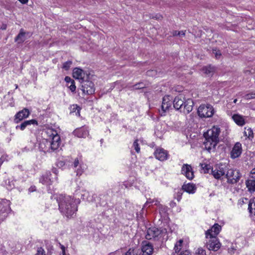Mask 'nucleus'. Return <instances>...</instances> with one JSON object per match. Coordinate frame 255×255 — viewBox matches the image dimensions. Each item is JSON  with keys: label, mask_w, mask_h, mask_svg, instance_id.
Instances as JSON below:
<instances>
[{"label": "nucleus", "mask_w": 255, "mask_h": 255, "mask_svg": "<svg viewBox=\"0 0 255 255\" xmlns=\"http://www.w3.org/2000/svg\"><path fill=\"white\" fill-rule=\"evenodd\" d=\"M72 80H73L68 76H66L65 78V81L67 83H68V84H70Z\"/></svg>", "instance_id": "nucleus-44"}, {"label": "nucleus", "mask_w": 255, "mask_h": 255, "mask_svg": "<svg viewBox=\"0 0 255 255\" xmlns=\"http://www.w3.org/2000/svg\"><path fill=\"white\" fill-rule=\"evenodd\" d=\"M79 174L81 175V172H80L78 170V171H77V175H79Z\"/></svg>", "instance_id": "nucleus-55"}, {"label": "nucleus", "mask_w": 255, "mask_h": 255, "mask_svg": "<svg viewBox=\"0 0 255 255\" xmlns=\"http://www.w3.org/2000/svg\"><path fill=\"white\" fill-rule=\"evenodd\" d=\"M193 105L194 103L192 99H188L185 100L183 112L185 114H189L192 111Z\"/></svg>", "instance_id": "nucleus-19"}, {"label": "nucleus", "mask_w": 255, "mask_h": 255, "mask_svg": "<svg viewBox=\"0 0 255 255\" xmlns=\"http://www.w3.org/2000/svg\"><path fill=\"white\" fill-rule=\"evenodd\" d=\"M161 234V231L157 228L152 227L147 230L145 238L147 240H151L156 239Z\"/></svg>", "instance_id": "nucleus-9"}, {"label": "nucleus", "mask_w": 255, "mask_h": 255, "mask_svg": "<svg viewBox=\"0 0 255 255\" xmlns=\"http://www.w3.org/2000/svg\"><path fill=\"white\" fill-rule=\"evenodd\" d=\"M15 87H16V88H18V85H15Z\"/></svg>", "instance_id": "nucleus-61"}, {"label": "nucleus", "mask_w": 255, "mask_h": 255, "mask_svg": "<svg viewBox=\"0 0 255 255\" xmlns=\"http://www.w3.org/2000/svg\"><path fill=\"white\" fill-rule=\"evenodd\" d=\"M29 111L26 109L24 108L22 110L18 112L15 115L14 121L15 123L17 124L21 121L23 119L27 118L29 115Z\"/></svg>", "instance_id": "nucleus-10"}, {"label": "nucleus", "mask_w": 255, "mask_h": 255, "mask_svg": "<svg viewBox=\"0 0 255 255\" xmlns=\"http://www.w3.org/2000/svg\"><path fill=\"white\" fill-rule=\"evenodd\" d=\"M154 155L156 159L160 161H164L168 158V152L163 148H157L154 152Z\"/></svg>", "instance_id": "nucleus-15"}, {"label": "nucleus", "mask_w": 255, "mask_h": 255, "mask_svg": "<svg viewBox=\"0 0 255 255\" xmlns=\"http://www.w3.org/2000/svg\"><path fill=\"white\" fill-rule=\"evenodd\" d=\"M179 255H191V254L187 251H185V252L181 253Z\"/></svg>", "instance_id": "nucleus-49"}, {"label": "nucleus", "mask_w": 255, "mask_h": 255, "mask_svg": "<svg viewBox=\"0 0 255 255\" xmlns=\"http://www.w3.org/2000/svg\"><path fill=\"white\" fill-rule=\"evenodd\" d=\"M61 249L62 250V253L65 252V248L64 246L61 245Z\"/></svg>", "instance_id": "nucleus-52"}, {"label": "nucleus", "mask_w": 255, "mask_h": 255, "mask_svg": "<svg viewBox=\"0 0 255 255\" xmlns=\"http://www.w3.org/2000/svg\"><path fill=\"white\" fill-rule=\"evenodd\" d=\"M6 210V209L4 208L3 211H5Z\"/></svg>", "instance_id": "nucleus-64"}, {"label": "nucleus", "mask_w": 255, "mask_h": 255, "mask_svg": "<svg viewBox=\"0 0 255 255\" xmlns=\"http://www.w3.org/2000/svg\"><path fill=\"white\" fill-rule=\"evenodd\" d=\"M31 125L37 126L38 122L36 120L32 119L30 120H27L24 121L20 125H17L16 127V129H20L21 130H23L26 127L29 128Z\"/></svg>", "instance_id": "nucleus-18"}, {"label": "nucleus", "mask_w": 255, "mask_h": 255, "mask_svg": "<svg viewBox=\"0 0 255 255\" xmlns=\"http://www.w3.org/2000/svg\"><path fill=\"white\" fill-rule=\"evenodd\" d=\"M216 71V68L211 65H208L203 67L202 68V71L205 74L207 77L212 76Z\"/></svg>", "instance_id": "nucleus-21"}, {"label": "nucleus", "mask_w": 255, "mask_h": 255, "mask_svg": "<svg viewBox=\"0 0 255 255\" xmlns=\"http://www.w3.org/2000/svg\"><path fill=\"white\" fill-rule=\"evenodd\" d=\"M145 85L143 83H138L137 84H135L133 86L132 89L133 90H138V89H141L142 88H144L145 87Z\"/></svg>", "instance_id": "nucleus-33"}, {"label": "nucleus", "mask_w": 255, "mask_h": 255, "mask_svg": "<svg viewBox=\"0 0 255 255\" xmlns=\"http://www.w3.org/2000/svg\"><path fill=\"white\" fill-rule=\"evenodd\" d=\"M53 172H54L55 173H56V169H53Z\"/></svg>", "instance_id": "nucleus-56"}, {"label": "nucleus", "mask_w": 255, "mask_h": 255, "mask_svg": "<svg viewBox=\"0 0 255 255\" xmlns=\"http://www.w3.org/2000/svg\"><path fill=\"white\" fill-rule=\"evenodd\" d=\"M225 177L227 179L228 183L234 184L239 181L242 174L238 170L230 169L227 171Z\"/></svg>", "instance_id": "nucleus-6"}, {"label": "nucleus", "mask_w": 255, "mask_h": 255, "mask_svg": "<svg viewBox=\"0 0 255 255\" xmlns=\"http://www.w3.org/2000/svg\"><path fill=\"white\" fill-rule=\"evenodd\" d=\"M232 118L234 122L239 126H243L245 124V121L243 117L239 115H234Z\"/></svg>", "instance_id": "nucleus-27"}, {"label": "nucleus", "mask_w": 255, "mask_h": 255, "mask_svg": "<svg viewBox=\"0 0 255 255\" xmlns=\"http://www.w3.org/2000/svg\"><path fill=\"white\" fill-rule=\"evenodd\" d=\"M248 209L251 214L255 215V198H253L250 200Z\"/></svg>", "instance_id": "nucleus-28"}, {"label": "nucleus", "mask_w": 255, "mask_h": 255, "mask_svg": "<svg viewBox=\"0 0 255 255\" xmlns=\"http://www.w3.org/2000/svg\"><path fill=\"white\" fill-rule=\"evenodd\" d=\"M59 163V164H60V165H61V166L63 164L62 162H60Z\"/></svg>", "instance_id": "nucleus-57"}, {"label": "nucleus", "mask_w": 255, "mask_h": 255, "mask_svg": "<svg viewBox=\"0 0 255 255\" xmlns=\"http://www.w3.org/2000/svg\"><path fill=\"white\" fill-rule=\"evenodd\" d=\"M155 202V205H157L158 204H159V201H157V200L156 199H148L146 203H145V205H147L148 204H151V203H153Z\"/></svg>", "instance_id": "nucleus-40"}, {"label": "nucleus", "mask_w": 255, "mask_h": 255, "mask_svg": "<svg viewBox=\"0 0 255 255\" xmlns=\"http://www.w3.org/2000/svg\"><path fill=\"white\" fill-rule=\"evenodd\" d=\"M60 143V137L59 135L56 134L54 135L51 140H45L41 142L40 144V147L44 152L54 151L57 149L59 147Z\"/></svg>", "instance_id": "nucleus-4"}, {"label": "nucleus", "mask_w": 255, "mask_h": 255, "mask_svg": "<svg viewBox=\"0 0 255 255\" xmlns=\"http://www.w3.org/2000/svg\"><path fill=\"white\" fill-rule=\"evenodd\" d=\"M237 101V99H235L234 101V103H236Z\"/></svg>", "instance_id": "nucleus-59"}, {"label": "nucleus", "mask_w": 255, "mask_h": 255, "mask_svg": "<svg viewBox=\"0 0 255 255\" xmlns=\"http://www.w3.org/2000/svg\"><path fill=\"white\" fill-rule=\"evenodd\" d=\"M49 174L51 175L50 173H46L45 175H43L39 179L40 182L42 184H49L51 181V179L49 176Z\"/></svg>", "instance_id": "nucleus-29"}, {"label": "nucleus", "mask_w": 255, "mask_h": 255, "mask_svg": "<svg viewBox=\"0 0 255 255\" xmlns=\"http://www.w3.org/2000/svg\"><path fill=\"white\" fill-rule=\"evenodd\" d=\"M125 255H135L134 250L132 249H129L128 251L126 252Z\"/></svg>", "instance_id": "nucleus-42"}, {"label": "nucleus", "mask_w": 255, "mask_h": 255, "mask_svg": "<svg viewBox=\"0 0 255 255\" xmlns=\"http://www.w3.org/2000/svg\"><path fill=\"white\" fill-rule=\"evenodd\" d=\"M246 185L250 192H255V180L254 179L246 180Z\"/></svg>", "instance_id": "nucleus-26"}, {"label": "nucleus", "mask_w": 255, "mask_h": 255, "mask_svg": "<svg viewBox=\"0 0 255 255\" xmlns=\"http://www.w3.org/2000/svg\"><path fill=\"white\" fill-rule=\"evenodd\" d=\"M85 73L83 70L80 68H75L73 71V76L74 78L79 79L80 81L84 80Z\"/></svg>", "instance_id": "nucleus-20"}, {"label": "nucleus", "mask_w": 255, "mask_h": 255, "mask_svg": "<svg viewBox=\"0 0 255 255\" xmlns=\"http://www.w3.org/2000/svg\"><path fill=\"white\" fill-rule=\"evenodd\" d=\"M35 190V187L34 186V187H31L29 189V191L30 192H33Z\"/></svg>", "instance_id": "nucleus-51"}, {"label": "nucleus", "mask_w": 255, "mask_h": 255, "mask_svg": "<svg viewBox=\"0 0 255 255\" xmlns=\"http://www.w3.org/2000/svg\"><path fill=\"white\" fill-rule=\"evenodd\" d=\"M174 250H175L176 253L179 252L180 251V250H181V248L178 247L177 243L175 245Z\"/></svg>", "instance_id": "nucleus-46"}, {"label": "nucleus", "mask_w": 255, "mask_h": 255, "mask_svg": "<svg viewBox=\"0 0 255 255\" xmlns=\"http://www.w3.org/2000/svg\"><path fill=\"white\" fill-rule=\"evenodd\" d=\"M213 54L215 55L217 59H219L221 56V52L219 50H213Z\"/></svg>", "instance_id": "nucleus-41"}, {"label": "nucleus", "mask_w": 255, "mask_h": 255, "mask_svg": "<svg viewBox=\"0 0 255 255\" xmlns=\"http://www.w3.org/2000/svg\"><path fill=\"white\" fill-rule=\"evenodd\" d=\"M201 166L202 169L204 170V173H209L210 170L211 168V166L209 164H206L205 163L201 164Z\"/></svg>", "instance_id": "nucleus-31"}, {"label": "nucleus", "mask_w": 255, "mask_h": 255, "mask_svg": "<svg viewBox=\"0 0 255 255\" xmlns=\"http://www.w3.org/2000/svg\"><path fill=\"white\" fill-rule=\"evenodd\" d=\"M36 255H46L44 250L41 248H38Z\"/></svg>", "instance_id": "nucleus-39"}, {"label": "nucleus", "mask_w": 255, "mask_h": 255, "mask_svg": "<svg viewBox=\"0 0 255 255\" xmlns=\"http://www.w3.org/2000/svg\"><path fill=\"white\" fill-rule=\"evenodd\" d=\"M198 114L201 118H210L214 114V109L209 104H202L199 106L197 111Z\"/></svg>", "instance_id": "nucleus-5"}, {"label": "nucleus", "mask_w": 255, "mask_h": 255, "mask_svg": "<svg viewBox=\"0 0 255 255\" xmlns=\"http://www.w3.org/2000/svg\"><path fill=\"white\" fill-rule=\"evenodd\" d=\"M198 254L200 255H205L206 252L204 250H203L202 248H200V249H198Z\"/></svg>", "instance_id": "nucleus-45"}, {"label": "nucleus", "mask_w": 255, "mask_h": 255, "mask_svg": "<svg viewBox=\"0 0 255 255\" xmlns=\"http://www.w3.org/2000/svg\"><path fill=\"white\" fill-rule=\"evenodd\" d=\"M6 217V215H4V217L5 218Z\"/></svg>", "instance_id": "nucleus-62"}, {"label": "nucleus", "mask_w": 255, "mask_h": 255, "mask_svg": "<svg viewBox=\"0 0 255 255\" xmlns=\"http://www.w3.org/2000/svg\"><path fill=\"white\" fill-rule=\"evenodd\" d=\"M182 243H183V241L181 240H179V241L178 242V244H180V247H181V245H182Z\"/></svg>", "instance_id": "nucleus-54"}, {"label": "nucleus", "mask_w": 255, "mask_h": 255, "mask_svg": "<svg viewBox=\"0 0 255 255\" xmlns=\"http://www.w3.org/2000/svg\"><path fill=\"white\" fill-rule=\"evenodd\" d=\"M6 25L5 24H3L1 27V29L2 30H5V29H6Z\"/></svg>", "instance_id": "nucleus-53"}, {"label": "nucleus", "mask_w": 255, "mask_h": 255, "mask_svg": "<svg viewBox=\"0 0 255 255\" xmlns=\"http://www.w3.org/2000/svg\"><path fill=\"white\" fill-rule=\"evenodd\" d=\"M244 97L246 100H250L255 98V92H251V93L247 94L244 96Z\"/></svg>", "instance_id": "nucleus-36"}, {"label": "nucleus", "mask_w": 255, "mask_h": 255, "mask_svg": "<svg viewBox=\"0 0 255 255\" xmlns=\"http://www.w3.org/2000/svg\"><path fill=\"white\" fill-rule=\"evenodd\" d=\"M171 106V102L169 96H164L162 99L161 108V116H164L165 112L169 109ZM161 112L160 111H159Z\"/></svg>", "instance_id": "nucleus-14"}, {"label": "nucleus", "mask_w": 255, "mask_h": 255, "mask_svg": "<svg viewBox=\"0 0 255 255\" xmlns=\"http://www.w3.org/2000/svg\"><path fill=\"white\" fill-rule=\"evenodd\" d=\"M183 191H186L190 194H193L195 192L196 187L193 183L184 184L182 187Z\"/></svg>", "instance_id": "nucleus-22"}, {"label": "nucleus", "mask_w": 255, "mask_h": 255, "mask_svg": "<svg viewBox=\"0 0 255 255\" xmlns=\"http://www.w3.org/2000/svg\"><path fill=\"white\" fill-rule=\"evenodd\" d=\"M137 142H138L137 139L135 140L133 143V146L136 152L137 153H139L140 152V147H139V144Z\"/></svg>", "instance_id": "nucleus-37"}, {"label": "nucleus", "mask_w": 255, "mask_h": 255, "mask_svg": "<svg viewBox=\"0 0 255 255\" xmlns=\"http://www.w3.org/2000/svg\"><path fill=\"white\" fill-rule=\"evenodd\" d=\"M221 227L218 224H214L211 229H209L206 232V238L208 239L209 237L212 235L213 237H217V235L219 233Z\"/></svg>", "instance_id": "nucleus-16"}, {"label": "nucleus", "mask_w": 255, "mask_h": 255, "mask_svg": "<svg viewBox=\"0 0 255 255\" xmlns=\"http://www.w3.org/2000/svg\"><path fill=\"white\" fill-rule=\"evenodd\" d=\"M250 177L252 178L255 179V167L251 171Z\"/></svg>", "instance_id": "nucleus-43"}, {"label": "nucleus", "mask_w": 255, "mask_h": 255, "mask_svg": "<svg viewBox=\"0 0 255 255\" xmlns=\"http://www.w3.org/2000/svg\"><path fill=\"white\" fill-rule=\"evenodd\" d=\"M244 134L245 136H247L249 138H253L254 137V133L253 130L250 128H245Z\"/></svg>", "instance_id": "nucleus-30"}, {"label": "nucleus", "mask_w": 255, "mask_h": 255, "mask_svg": "<svg viewBox=\"0 0 255 255\" xmlns=\"http://www.w3.org/2000/svg\"><path fill=\"white\" fill-rule=\"evenodd\" d=\"M183 193V190L181 189H180L178 190L176 194V195L175 196V198H176L178 202H179L181 199L182 194Z\"/></svg>", "instance_id": "nucleus-35"}, {"label": "nucleus", "mask_w": 255, "mask_h": 255, "mask_svg": "<svg viewBox=\"0 0 255 255\" xmlns=\"http://www.w3.org/2000/svg\"><path fill=\"white\" fill-rule=\"evenodd\" d=\"M181 171L188 179L192 180L194 178V173L191 165L184 164L182 167Z\"/></svg>", "instance_id": "nucleus-12"}, {"label": "nucleus", "mask_w": 255, "mask_h": 255, "mask_svg": "<svg viewBox=\"0 0 255 255\" xmlns=\"http://www.w3.org/2000/svg\"><path fill=\"white\" fill-rule=\"evenodd\" d=\"M60 212L67 218L71 217L77 211V206L72 196L60 195L57 199Z\"/></svg>", "instance_id": "nucleus-1"}, {"label": "nucleus", "mask_w": 255, "mask_h": 255, "mask_svg": "<svg viewBox=\"0 0 255 255\" xmlns=\"http://www.w3.org/2000/svg\"><path fill=\"white\" fill-rule=\"evenodd\" d=\"M207 239L206 246L209 250L217 251L220 248L221 245L217 237H213L211 235Z\"/></svg>", "instance_id": "nucleus-7"}, {"label": "nucleus", "mask_w": 255, "mask_h": 255, "mask_svg": "<svg viewBox=\"0 0 255 255\" xmlns=\"http://www.w3.org/2000/svg\"><path fill=\"white\" fill-rule=\"evenodd\" d=\"M25 32H24L23 29H21L20 30L19 33L14 39L15 42H17L19 44L23 43L25 40Z\"/></svg>", "instance_id": "nucleus-25"}, {"label": "nucleus", "mask_w": 255, "mask_h": 255, "mask_svg": "<svg viewBox=\"0 0 255 255\" xmlns=\"http://www.w3.org/2000/svg\"><path fill=\"white\" fill-rule=\"evenodd\" d=\"M212 174L216 179H220L221 176H225L226 170L221 167H215L214 169L213 168L211 169Z\"/></svg>", "instance_id": "nucleus-17"}, {"label": "nucleus", "mask_w": 255, "mask_h": 255, "mask_svg": "<svg viewBox=\"0 0 255 255\" xmlns=\"http://www.w3.org/2000/svg\"><path fill=\"white\" fill-rule=\"evenodd\" d=\"M220 133V128L214 126L209 129L206 133H204L205 141L204 145L205 148L210 151L212 149H215L216 146L219 141V135Z\"/></svg>", "instance_id": "nucleus-3"}, {"label": "nucleus", "mask_w": 255, "mask_h": 255, "mask_svg": "<svg viewBox=\"0 0 255 255\" xmlns=\"http://www.w3.org/2000/svg\"><path fill=\"white\" fill-rule=\"evenodd\" d=\"M73 133L79 137H86L88 134V131L84 128H81L75 130Z\"/></svg>", "instance_id": "nucleus-24"}, {"label": "nucleus", "mask_w": 255, "mask_h": 255, "mask_svg": "<svg viewBox=\"0 0 255 255\" xmlns=\"http://www.w3.org/2000/svg\"><path fill=\"white\" fill-rule=\"evenodd\" d=\"M172 35L174 36H184L185 35V31H177V30H174L172 32Z\"/></svg>", "instance_id": "nucleus-34"}, {"label": "nucleus", "mask_w": 255, "mask_h": 255, "mask_svg": "<svg viewBox=\"0 0 255 255\" xmlns=\"http://www.w3.org/2000/svg\"><path fill=\"white\" fill-rule=\"evenodd\" d=\"M69 88L72 92H74L76 90V86L74 80H72V82L70 84V85L68 86Z\"/></svg>", "instance_id": "nucleus-38"}, {"label": "nucleus", "mask_w": 255, "mask_h": 255, "mask_svg": "<svg viewBox=\"0 0 255 255\" xmlns=\"http://www.w3.org/2000/svg\"><path fill=\"white\" fill-rule=\"evenodd\" d=\"M141 250L142 255H150L152 253L153 249L152 245L148 243L142 246Z\"/></svg>", "instance_id": "nucleus-23"}, {"label": "nucleus", "mask_w": 255, "mask_h": 255, "mask_svg": "<svg viewBox=\"0 0 255 255\" xmlns=\"http://www.w3.org/2000/svg\"><path fill=\"white\" fill-rule=\"evenodd\" d=\"M170 206L173 208L176 206V203L174 201H171L170 203Z\"/></svg>", "instance_id": "nucleus-50"}, {"label": "nucleus", "mask_w": 255, "mask_h": 255, "mask_svg": "<svg viewBox=\"0 0 255 255\" xmlns=\"http://www.w3.org/2000/svg\"><path fill=\"white\" fill-rule=\"evenodd\" d=\"M220 133V128L214 126L209 129L206 133H204L205 141L204 145L205 148L210 151L212 149H215L216 146L219 141V135Z\"/></svg>", "instance_id": "nucleus-2"}, {"label": "nucleus", "mask_w": 255, "mask_h": 255, "mask_svg": "<svg viewBox=\"0 0 255 255\" xmlns=\"http://www.w3.org/2000/svg\"><path fill=\"white\" fill-rule=\"evenodd\" d=\"M82 90L84 93L88 95H91L95 92L94 83L89 80H82L80 81Z\"/></svg>", "instance_id": "nucleus-8"}, {"label": "nucleus", "mask_w": 255, "mask_h": 255, "mask_svg": "<svg viewBox=\"0 0 255 255\" xmlns=\"http://www.w3.org/2000/svg\"><path fill=\"white\" fill-rule=\"evenodd\" d=\"M177 244H178V247H180V244H178V243H177Z\"/></svg>", "instance_id": "nucleus-63"}, {"label": "nucleus", "mask_w": 255, "mask_h": 255, "mask_svg": "<svg viewBox=\"0 0 255 255\" xmlns=\"http://www.w3.org/2000/svg\"><path fill=\"white\" fill-rule=\"evenodd\" d=\"M72 64V61H68L64 62L62 66V68L65 70H68L70 69L71 65Z\"/></svg>", "instance_id": "nucleus-32"}, {"label": "nucleus", "mask_w": 255, "mask_h": 255, "mask_svg": "<svg viewBox=\"0 0 255 255\" xmlns=\"http://www.w3.org/2000/svg\"><path fill=\"white\" fill-rule=\"evenodd\" d=\"M185 98L182 95H179L176 96L173 101V105L174 108L177 110H182V106H184ZM182 111V110H181Z\"/></svg>", "instance_id": "nucleus-13"}, {"label": "nucleus", "mask_w": 255, "mask_h": 255, "mask_svg": "<svg viewBox=\"0 0 255 255\" xmlns=\"http://www.w3.org/2000/svg\"><path fill=\"white\" fill-rule=\"evenodd\" d=\"M246 73H250V71H249V70H247V71H246Z\"/></svg>", "instance_id": "nucleus-58"}, {"label": "nucleus", "mask_w": 255, "mask_h": 255, "mask_svg": "<svg viewBox=\"0 0 255 255\" xmlns=\"http://www.w3.org/2000/svg\"><path fill=\"white\" fill-rule=\"evenodd\" d=\"M242 152V144L240 142H237L235 143L231 152V157L235 159L239 157Z\"/></svg>", "instance_id": "nucleus-11"}, {"label": "nucleus", "mask_w": 255, "mask_h": 255, "mask_svg": "<svg viewBox=\"0 0 255 255\" xmlns=\"http://www.w3.org/2000/svg\"><path fill=\"white\" fill-rule=\"evenodd\" d=\"M18 0L22 4H26L28 1V0Z\"/></svg>", "instance_id": "nucleus-48"}, {"label": "nucleus", "mask_w": 255, "mask_h": 255, "mask_svg": "<svg viewBox=\"0 0 255 255\" xmlns=\"http://www.w3.org/2000/svg\"><path fill=\"white\" fill-rule=\"evenodd\" d=\"M79 161L78 159V158L75 159V161L74 162V166L75 167H76L79 165Z\"/></svg>", "instance_id": "nucleus-47"}, {"label": "nucleus", "mask_w": 255, "mask_h": 255, "mask_svg": "<svg viewBox=\"0 0 255 255\" xmlns=\"http://www.w3.org/2000/svg\"><path fill=\"white\" fill-rule=\"evenodd\" d=\"M62 255H66L65 252L62 253Z\"/></svg>", "instance_id": "nucleus-60"}]
</instances>
